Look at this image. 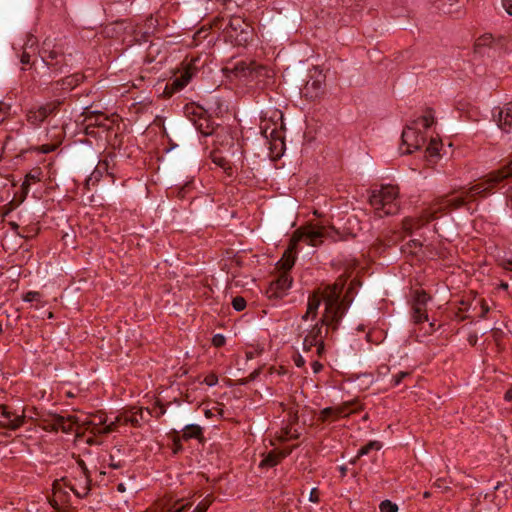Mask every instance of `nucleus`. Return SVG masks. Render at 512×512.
Wrapping results in <instances>:
<instances>
[{"label":"nucleus","mask_w":512,"mask_h":512,"mask_svg":"<svg viewBox=\"0 0 512 512\" xmlns=\"http://www.w3.org/2000/svg\"><path fill=\"white\" fill-rule=\"evenodd\" d=\"M499 288H501L503 290H507L509 288V285L507 282H501L499 285Z\"/></svg>","instance_id":"bf43d9fd"},{"label":"nucleus","mask_w":512,"mask_h":512,"mask_svg":"<svg viewBox=\"0 0 512 512\" xmlns=\"http://www.w3.org/2000/svg\"><path fill=\"white\" fill-rule=\"evenodd\" d=\"M434 124V111L427 109L425 114L413 121L412 125L407 126L401 135L402 144L407 146L403 154H411L420 149L426 143V136L420 131L419 127L430 128Z\"/></svg>","instance_id":"20e7f679"},{"label":"nucleus","mask_w":512,"mask_h":512,"mask_svg":"<svg viewBox=\"0 0 512 512\" xmlns=\"http://www.w3.org/2000/svg\"><path fill=\"white\" fill-rule=\"evenodd\" d=\"M339 232L334 227L313 226L309 225L298 229L292 237V246L285 251L283 257L279 260L278 265L283 272L288 271L294 266L295 256L292 254V249L298 241H303L307 245L318 246L323 242V239H331L333 242L337 241Z\"/></svg>","instance_id":"7ed1b4c3"},{"label":"nucleus","mask_w":512,"mask_h":512,"mask_svg":"<svg viewBox=\"0 0 512 512\" xmlns=\"http://www.w3.org/2000/svg\"><path fill=\"white\" fill-rule=\"evenodd\" d=\"M39 172L36 174H32V173H29L26 175L25 177V180L22 184V189L23 191L25 192V194L28 193V189H29V186H30V182L31 181H39Z\"/></svg>","instance_id":"473e14b6"},{"label":"nucleus","mask_w":512,"mask_h":512,"mask_svg":"<svg viewBox=\"0 0 512 512\" xmlns=\"http://www.w3.org/2000/svg\"><path fill=\"white\" fill-rule=\"evenodd\" d=\"M390 372V367L388 365H381L377 369V377L384 378L386 377Z\"/></svg>","instance_id":"4c0bfd02"},{"label":"nucleus","mask_w":512,"mask_h":512,"mask_svg":"<svg viewBox=\"0 0 512 512\" xmlns=\"http://www.w3.org/2000/svg\"><path fill=\"white\" fill-rule=\"evenodd\" d=\"M225 337L222 334H216L212 338V344L215 347H222L225 344Z\"/></svg>","instance_id":"e433bc0d"},{"label":"nucleus","mask_w":512,"mask_h":512,"mask_svg":"<svg viewBox=\"0 0 512 512\" xmlns=\"http://www.w3.org/2000/svg\"><path fill=\"white\" fill-rule=\"evenodd\" d=\"M345 283L346 279L341 276L333 285H328L325 287V291L323 293L325 310L320 321L316 323L305 336L303 340L304 351H310L321 340H323V326H327L325 331L326 333L328 332L329 328L333 331L337 330L339 323L349 305V303L346 305L345 301L353 290V287L350 286L344 298L341 299Z\"/></svg>","instance_id":"f257e3e1"},{"label":"nucleus","mask_w":512,"mask_h":512,"mask_svg":"<svg viewBox=\"0 0 512 512\" xmlns=\"http://www.w3.org/2000/svg\"><path fill=\"white\" fill-rule=\"evenodd\" d=\"M49 151H50V149H48V147H45V149L43 150L44 153H47Z\"/></svg>","instance_id":"774afa93"},{"label":"nucleus","mask_w":512,"mask_h":512,"mask_svg":"<svg viewBox=\"0 0 512 512\" xmlns=\"http://www.w3.org/2000/svg\"><path fill=\"white\" fill-rule=\"evenodd\" d=\"M246 305H247V302H246L245 298H243L242 296H236L232 300V306L238 312L244 310L246 308Z\"/></svg>","instance_id":"2f4dec72"},{"label":"nucleus","mask_w":512,"mask_h":512,"mask_svg":"<svg viewBox=\"0 0 512 512\" xmlns=\"http://www.w3.org/2000/svg\"><path fill=\"white\" fill-rule=\"evenodd\" d=\"M399 189L393 185H382L379 190H373L369 203L374 208L375 214L382 218L395 215L399 212L398 204Z\"/></svg>","instance_id":"39448f33"},{"label":"nucleus","mask_w":512,"mask_h":512,"mask_svg":"<svg viewBox=\"0 0 512 512\" xmlns=\"http://www.w3.org/2000/svg\"><path fill=\"white\" fill-rule=\"evenodd\" d=\"M259 69H262V66L257 65L253 61H239L232 68H227L226 70L231 71L236 77H247L254 72H258Z\"/></svg>","instance_id":"dca6fc26"},{"label":"nucleus","mask_w":512,"mask_h":512,"mask_svg":"<svg viewBox=\"0 0 512 512\" xmlns=\"http://www.w3.org/2000/svg\"><path fill=\"white\" fill-rule=\"evenodd\" d=\"M310 316L312 317V314H308V311H306V313L302 316V319L307 320Z\"/></svg>","instance_id":"680f3d73"},{"label":"nucleus","mask_w":512,"mask_h":512,"mask_svg":"<svg viewBox=\"0 0 512 512\" xmlns=\"http://www.w3.org/2000/svg\"><path fill=\"white\" fill-rule=\"evenodd\" d=\"M261 373V369L258 368V369H255L250 375H249V381H254L258 376L259 374Z\"/></svg>","instance_id":"4d7b16f0"},{"label":"nucleus","mask_w":512,"mask_h":512,"mask_svg":"<svg viewBox=\"0 0 512 512\" xmlns=\"http://www.w3.org/2000/svg\"><path fill=\"white\" fill-rule=\"evenodd\" d=\"M10 110V106L7 104L0 103V124L4 121L6 114Z\"/></svg>","instance_id":"79ce46f5"},{"label":"nucleus","mask_w":512,"mask_h":512,"mask_svg":"<svg viewBox=\"0 0 512 512\" xmlns=\"http://www.w3.org/2000/svg\"><path fill=\"white\" fill-rule=\"evenodd\" d=\"M91 485V476H83L76 484H70V490L79 498H84L89 494Z\"/></svg>","instance_id":"f3484780"},{"label":"nucleus","mask_w":512,"mask_h":512,"mask_svg":"<svg viewBox=\"0 0 512 512\" xmlns=\"http://www.w3.org/2000/svg\"><path fill=\"white\" fill-rule=\"evenodd\" d=\"M40 298H41V294L36 291H29L23 296V300L25 302L39 301Z\"/></svg>","instance_id":"f704fd0d"},{"label":"nucleus","mask_w":512,"mask_h":512,"mask_svg":"<svg viewBox=\"0 0 512 512\" xmlns=\"http://www.w3.org/2000/svg\"><path fill=\"white\" fill-rule=\"evenodd\" d=\"M294 362L297 367H303L305 364V360L299 354L294 358Z\"/></svg>","instance_id":"603ef678"},{"label":"nucleus","mask_w":512,"mask_h":512,"mask_svg":"<svg viewBox=\"0 0 512 512\" xmlns=\"http://www.w3.org/2000/svg\"><path fill=\"white\" fill-rule=\"evenodd\" d=\"M502 6L507 14L512 16V0H502Z\"/></svg>","instance_id":"49530a36"},{"label":"nucleus","mask_w":512,"mask_h":512,"mask_svg":"<svg viewBox=\"0 0 512 512\" xmlns=\"http://www.w3.org/2000/svg\"><path fill=\"white\" fill-rule=\"evenodd\" d=\"M493 117L503 132H510L512 129V103H507L502 108H494Z\"/></svg>","instance_id":"ddd939ff"},{"label":"nucleus","mask_w":512,"mask_h":512,"mask_svg":"<svg viewBox=\"0 0 512 512\" xmlns=\"http://www.w3.org/2000/svg\"><path fill=\"white\" fill-rule=\"evenodd\" d=\"M64 100L65 98H57L39 106V108L42 111L44 117L47 118L59 111V108L64 103Z\"/></svg>","instance_id":"412c9836"},{"label":"nucleus","mask_w":512,"mask_h":512,"mask_svg":"<svg viewBox=\"0 0 512 512\" xmlns=\"http://www.w3.org/2000/svg\"><path fill=\"white\" fill-rule=\"evenodd\" d=\"M379 509L380 512H397L398 506L390 500H384L380 503Z\"/></svg>","instance_id":"c756f323"},{"label":"nucleus","mask_w":512,"mask_h":512,"mask_svg":"<svg viewBox=\"0 0 512 512\" xmlns=\"http://www.w3.org/2000/svg\"><path fill=\"white\" fill-rule=\"evenodd\" d=\"M292 277L289 273L282 272L276 280L270 283L267 290L269 298H281L292 285Z\"/></svg>","instance_id":"f8f14e48"},{"label":"nucleus","mask_w":512,"mask_h":512,"mask_svg":"<svg viewBox=\"0 0 512 512\" xmlns=\"http://www.w3.org/2000/svg\"><path fill=\"white\" fill-rule=\"evenodd\" d=\"M322 368H323V365L320 362L314 361L312 363V369H313L314 373H319L322 370Z\"/></svg>","instance_id":"864d4df0"},{"label":"nucleus","mask_w":512,"mask_h":512,"mask_svg":"<svg viewBox=\"0 0 512 512\" xmlns=\"http://www.w3.org/2000/svg\"><path fill=\"white\" fill-rule=\"evenodd\" d=\"M204 382L208 386H215L218 383V377L215 374H209L205 377Z\"/></svg>","instance_id":"ea45409f"},{"label":"nucleus","mask_w":512,"mask_h":512,"mask_svg":"<svg viewBox=\"0 0 512 512\" xmlns=\"http://www.w3.org/2000/svg\"><path fill=\"white\" fill-rule=\"evenodd\" d=\"M382 447L381 443L379 441H370L369 443H367L366 445L362 446L358 452H357V455H356V458L352 461V463L355 462L356 459L364 456V455H367L369 454L370 451L372 450H375V451H378L380 450Z\"/></svg>","instance_id":"a878e982"},{"label":"nucleus","mask_w":512,"mask_h":512,"mask_svg":"<svg viewBox=\"0 0 512 512\" xmlns=\"http://www.w3.org/2000/svg\"><path fill=\"white\" fill-rule=\"evenodd\" d=\"M44 61L55 75L63 73L64 68L68 66L64 54L56 51H50Z\"/></svg>","instance_id":"2eb2a0df"},{"label":"nucleus","mask_w":512,"mask_h":512,"mask_svg":"<svg viewBox=\"0 0 512 512\" xmlns=\"http://www.w3.org/2000/svg\"><path fill=\"white\" fill-rule=\"evenodd\" d=\"M173 442H174V453H177L178 451H180L182 449L181 439L179 437H175Z\"/></svg>","instance_id":"3c124183"},{"label":"nucleus","mask_w":512,"mask_h":512,"mask_svg":"<svg viewBox=\"0 0 512 512\" xmlns=\"http://www.w3.org/2000/svg\"><path fill=\"white\" fill-rule=\"evenodd\" d=\"M66 421L65 418L62 416H57L56 418V425L61 428L63 431L68 432L71 429V425L68 427L65 425Z\"/></svg>","instance_id":"58836bf2"},{"label":"nucleus","mask_w":512,"mask_h":512,"mask_svg":"<svg viewBox=\"0 0 512 512\" xmlns=\"http://www.w3.org/2000/svg\"><path fill=\"white\" fill-rule=\"evenodd\" d=\"M124 422L134 427L141 425V422L145 420V411L142 408L133 407L132 409L125 411Z\"/></svg>","instance_id":"a211bd4d"},{"label":"nucleus","mask_w":512,"mask_h":512,"mask_svg":"<svg viewBox=\"0 0 512 512\" xmlns=\"http://www.w3.org/2000/svg\"><path fill=\"white\" fill-rule=\"evenodd\" d=\"M323 291H325V289ZM322 293H324V292H322ZM321 298L324 300L323 294H321V297H320L317 293L312 294L308 298L307 311H308V314H312V319H314L317 316V312H318L319 306L321 304Z\"/></svg>","instance_id":"b1692460"},{"label":"nucleus","mask_w":512,"mask_h":512,"mask_svg":"<svg viewBox=\"0 0 512 512\" xmlns=\"http://www.w3.org/2000/svg\"><path fill=\"white\" fill-rule=\"evenodd\" d=\"M213 161H214V163H216L217 165H219V166L223 167L224 169H227V168H226V164H227V162H226V160H225L224 158H221V157H220V158H214V160H213Z\"/></svg>","instance_id":"6e6d98bb"},{"label":"nucleus","mask_w":512,"mask_h":512,"mask_svg":"<svg viewBox=\"0 0 512 512\" xmlns=\"http://www.w3.org/2000/svg\"><path fill=\"white\" fill-rule=\"evenodd\" d=\"M125 413H121L116 416L113 421L107 422V417H95L97 422L92 421V432L95 434H109L117 430V428L121 425H127L128 423L124 422Z\"/></svg>","instance_id":"9b49d317"},{"label":"nucleus","mask_w":512,"mask_h":512,"mask_svg":"<svg viewBox=\"0 0 512 512\" xmlns=\"http://www.w3.org/2000/svg\"><path fill=\"white\" fill-rule=\"evenodd\" d=\"M286 457V454L280 451L272 450L265 455V457L260 462L259 466L262 468H272L276 466L283 458Z\"/></svg>","instance_id":"6ab92c4d"},{"label":"nucleus","mask_w":512,"mask_h":512,"mask_svg":"<svg viewBox=\"0 0 512 512\" xmlns=\"http://www.w3.org/2000/svg\"><path fill=\"white\" fill-rule=\"evenodd\" d=\"M107 166H108V164L106 161H100L98 163L96 169L92 172L91 176L87 180V183H89V181H91V180L98 181L102 175V170H106Z\"/></svg>","instance_id":"cd10ccee"},{"label":"nucleus","mask_w":512,"mask_h":512,"mask_svg":"<svg viewBox=\"0 0 512 512\" xmlns=\"http://www.w3.org/2000/svg\"><path fill=\"white\" fill-rule=\"evenodd\" d=\"M225 29H230V36L239 44L248 42L252 34L250 25L241 16H231Z\"/></svg>","instance_id":"9d476101"},{"label":"nucleus","mask_w":512,"mask_h":512,"mask_svg":"<svg viewBox=\"0 0 512 512\" xmlns=\"http://www.w3.org/2000/svg\"><path fill=\"white\" fill-rule=\"evenodd\" d=\"M427 151L429 152V154L431 156L437 154L438 152V142L434 139L431 140V142L429 143L428 147H427Z\"/></svg>","instance_id":"a19ab883"},{"label":"nucleus","mask_w":512,"mask_h":512,"mask_svg":"<svg viewBox=\"0 0 512 512\" xmlns=\"http://www.w3.org/2000/svg\"><path fill=\"white\" fill-rule=\"evenodd\" d=\"M30 58H31L30 53L24 50L20 56V62L23 65H28V64H30Z\"/></svg>","instance_id":"de8ad7c7"},{"label":"nucleus","mask_w":512,"mask_h":512,"mask_svg":"<svg viewBox=\"0 0 512 512\" xmlns=\"http://www.w3.org/2000/svg\"><path fill=\"white\" fill-rule=\"evenodd\" d=\"M309 500L313 503H318L319 502V492L316 488H313L310 492V495H309Z\"/></svg>","instance_id":"09e8293b"},{"label":"nucleus","mask_w":512,"mask_h":512,"mask_svg":"<svg viewBox=\"0 0 512 512\" xmlns=\"http://www.w3.org/2000/svg\"><path fill=\"white\" fill-rule=\"evenodd\" d=\"M124 464H125V463H124L123 461H121V460H116V459H115V457H114V455H112V454H111V455L109 456L108 466H109L110 468H113V469H120V468L124 467Z\"/></svg>","instance_id":"c9c22d12"},{"label":"nucleus","mask_w":512,"mask_h":512,"mask_svg":"<svg viewBox=\"0 0 512 512\" xmlns=\"http://www.w3.org/2000/svg\"><path fill=\"white\" fill-rule=\"evenodd\" d=\"M422 248V243L417 239H412L402 246L401 251L408 255H417Z\"/></svg>","instance_id":"393cba45"},{"label":"nucleus","mask_w":512,"mask_h":512,"mask_svg":"<svg viewBox=\"0 0 512 512\" xmlns=\"http://www.w3.org/2000/svg\"><path fill=\"white\" fill-rule=\"evenodd\" d=\"M411 376V373L408 372V371H400L399 373H397L396 375L393 376L392 378V387H396L398 385L401 384V382L407 378V377H410Z\"/></svg>","instance_id":"7c9ffc66"},{"label":"nucleus","mask_w":512,"mask_h":512,"mask_svg":"<svg viewBox=\"0 0 512 512\" xmlns=\"http://www.w3.org/2000/svg\"><path fill=\"white\" fill-rule=\"evenodd\" d=\"M27 416L25 411L18 414L10 406L0 404V434H5V431H15L19 429L26 420Z\"/></svg>","instance_id":"0eeeda50"},{"label":"nucleus","mask_w":512,"mask_h":512,"mask_svg":"<svg viewBox=\"0 0 512 512\" xmlns=\"http://www.w3.org/2000/svg\"><path fill=\"white\" fill-rule=\"evenodd\" d=\"M77 464H78L79 468L81 469V473H82L83 476H91V472L87 468V466H86V464H85V462L83 460L79 459L77 461Z\"/></svg>","instance_id":"37998d69"},{"label":"nucleus","mask_w":512,"mask_h":512,"mask_svg":"<svg viewBox=\"0 0 512 512\" xmlns=\"http://www.w3.org/2000/svg\"><path fill=\"white\" fill-rule=\"evenodd\" d=\"M211 503L212 500L209 497H206L195 507L193 512H206Z\"/></svg>","instance_id":"72a5a7b5"},{"label":"nucleus","mask_w":512,"mask_h":512,"mask_svg":"<svg viewBox=\"0 0 512 512\" xmlns=\"http://www.w3.org/2000/svg\"><path fill=\"white\" fill-rule=\"evenodd\" d=\"M192 78V73L190 72V69H186L185 72L182 74V76L180 78H177L173 81V86L176 90H180L182 88H184L188 82L191 80Z\"/></svg>","instance_id":"bb28decb"},{"label":"nucleus","mask_w":512,"mask_h":512,"mask_svg":"<svg viewBox=\"0 0 512 512\" xmlns=\"http://www.w3.org/2000/svg\"><path fill=\"white\" fill-rule=\"evenodd\" d=\"M86 110L83 113L85 115L84 120L88 122L89 126L106 127L107 118L101 112L89 111L88 108Z\"/></svg>","instance_id":"aec40b11"},{"label":"nucleus","mask_w":512,"mask_h":512,"mask_svg":"<svg viewBox=\"0 0 512 512\" xmlns=\"http://www.w3.org/2000/svg\"><path fill=\"white\" fill-rule=\"evenodd\" d=\"M182 439L187 441L189 439L195 438L200 439L203 437V430L197 424H189L186 425L183 429Z\"/></svg>","instance_id":"4be33fe9"},{"label":"nucleus","mask_w":512,"mask_h":512,"mask_svg":"<svg viewBox=\"0 0 512 512\" xmlns=\"http://www.w3.org/2000/svg\"><path fill=\"white\" fill-rule=\"evenodd\" d=\"M340 472H341V475L342 476H345L346 475V472H347V468L345 466H341L340 467Z\"/></svg>","instance_id":"052dcab7"},{"label":"nucleus","mask_w":512,"mask_h":512,"mask_svg":"<svg viewBox=\"0 0 512 512\" xmlns=\"http://www.w3.org/2000/svg\"><path fill=\"white\" fill-rule=\"evenodd\" d=\"M459 0H437V7L445 13H453L455 10L452 8L454 3Z\"/></svg>","instance_id":"c85d7f7f"},{"label":"nucleus","mask_w":512,"mask_h":512,"mask_svg":"<svg viewBox=\"0 0 512 512\" xmlns=\"http://www.w3.org/2000/svg\"><path fill=\"white\" fill-rule=\"evenodd\" d=\"M431 297L424 290H416L412 300V313L411 318L415 324L428 321L427 303Z\"/></svg>","instance_id":"6e6552de"},{"label":"nucleus","mask_w":512,"mask_h":512,"mask_svg":"<svg viewBox=\"0 0 512 512\" xmlns=\"http://www.w3.org/2000/svg\"><path fill=\"white\" fill-rule=\"evenodd\" d=\"M504 399L506 401H512V387L505 392Z\"/></svg>","instance_id":"13d9d810"},{"label":"nucleus","mask_w":512,"mask_h":512,"mask_svg":"<svg viewBox=\"0 0 512 512\" xmlns=\"http://www.w3.org/2000/svg\"><path fill=\"white\" fill-rule=\"evenodd\" d=\"M315 347L317 348V355L321 357L324 352V340H321Z\"/></svg>","instance_id":"5fc2aeb1"},{"label":"nucleus","mask_w":512,"mask_h":512,"mask_svg":"<svg viewBox=\"0 0 512 512\" xmlns=\"http://www.w3.org/2000/svg\"><path fill=\"white\" fill-rule=\"evenodd\" d=\"M470 188L461 192V194L450 193L437 197L428 208L424 209L417 218L406 217L402 221V228L407 235H411L414 229H418L426 223L433 221L452 210L459 209L464 206L466 199L474 200L478 195H470Z\"/></svg>","instance_id":"f03ea898"},{"label":"nucleus","mask_w":512,"mask_h":512,"mask_svg":"<svg viewBox=\"0 0 512 512\" xmlns=\"http://www.w3.org/2000/svg\"><path fill=\"white\" fill-rule=\"evenodd\" d=\"M45 119L39 107L30 109L26 114L27 122L34 127L40 126Z\"/></svg>","instance_id":"5701e85b"},{"label":"nucleus","mask_w":512,"mask_h":512,"mask_svg":"<svg viewBox=\"0 0 512 512\" xmlns=\"http://www.w3.org/2000/svg\"><path fill=\"white\" fill-rule=\"evenodd\" d=\"M430 327H431V330H432V331H434V330H435L434 323H430Z\"/></svg>","instance_id":"69168bd1"},{"label":"nucleus","mask_w":512,"mask_h":512,"mask_svg":"<svg viewBox=\"0 0 512 512\" xmlns=\"http://www.w3.org/2000/svg\"><path fill=\"white\" fill-rule=\"evenodd\" d=\"M310 87L314 88L316 91H319L321 89V82L317 80H314L312 82L308 81L306 83L305 89L309 91Z\"/></svg>","instance_id":"c03bdc74"},{"label":"nucleus","mask_w":512,"mask_h":512,"mask_svg":"<svg viewBox=\"0 0 512 512\" xmlns=\"http://www.w3.org/2000/svg\"><path fill=\"white\" fill-rule=\"evenodd\" d=\"M481 309H482V312H481L480 317L484 318V317H486V314L489 312V306L487 305V303L484 300H481Z\"/></svg>","instance_id":"8fccbe9b"},{"label":"nucleus","mask_w":512,"mask_h":512,"mask_svg":"<svg viewBox=\"0 0 512 512\" xmlns=\"http://www.w3.org/2000/svg\"><path fill=\"white\" fill-rule=\"evenodd\" d=\"M359 409L360 404L357 400L347 401L336 407H326L322 409L318 419L322 422H325L329 418L337 419L340 417H346Z\"/></svg>","instance_id":"1a4fd4ad"},{"label":"nucleus","mask_w":512,"mask_h":512,"mask_svg":"<svg viewBox=\"0 0 512 512\" xmlns=\"http://www.w3.org/2000/svg\"><path fill=\"white\" fill-rule=\"evenodd\" d=\"M191 508V503L181 504L179 506H175L171 512H187Z\"/></svg>","instance_id":"a18cd8bd"},{"label":"nucleus","mask_w":512,"mask_h":512,"mask_svg":"<svg viewBox=\"0 0 512 512\" xmlns=\"http://www.w3.org/2000/svg\"><path fill=\"white\" fill-rule=\"evenodd\" d=\"M253 357L252 353H247V358L251 359Z\"/></svg>","instance_id":"338daca9"},{"label":"nucleus","mask_w":512,"mask_h":512,"mask_svg":"<svg viewBox=\"0 0 512 512\" xmlns=\"http://www.w3.org/2000/svg\"><path fill=\"white\" fill-rule=\"evenodd\" d=\"M84 79V76L79 73H75L65 78L56 81L53 84L52 92L56 94L58 90L71 91L76 88Z\"/></svg>","instance_id":"4468645a"},{"label":"nucleus","mask_w":512,"mask_h":512,"mask_svg":"<svg viewBox=\"0 0 512 512\" xmlns=\"http://www.w3.org/2000/svg\"><path fill=\"white\" fill-rule=\"evenodd\" d=\"M118 490L121 491V492L125 491V487H124V485L122 483H120L118 485Z\"/></svg>","instance_id":"e2e57ef3"},{"label":"nucleus","mask_w":512,"mask_h":512,"mask_svg":"<svg viewBox=\"0 0 512 512\" xmlns=\"http://www.w3.org/2000/svg\"><path fill=\"white\" fill-rule=\"evenodd\" d=\"M481 41H483V44H485L486 43V38L479 39L477 45H481L482 44Z\"/></svg>","instance_id":"0e129e2a"},{"label":"nucleus","mask_w":512,"mask_h":512,"mask_svg":"<svg viewBox=\"0 0 512 512\" xmlns=\"http://www.w3.org/2000/svg\"><path fill=\"white\" fill-rule=\"evenodd\" d=\"M506 165L486 175L485 179L470 187V195H487L502 181L512 176V153Z\"/></svg>","instance_id":"423d86ee"}]
</instances>
